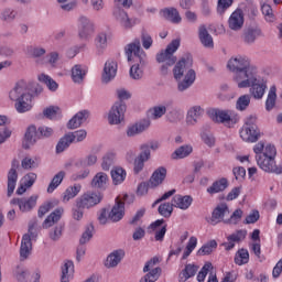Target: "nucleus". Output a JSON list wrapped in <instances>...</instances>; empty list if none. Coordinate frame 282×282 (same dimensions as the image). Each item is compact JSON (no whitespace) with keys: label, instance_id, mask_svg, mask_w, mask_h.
<instances>
[{"label":"nucleus","instance_id":"obj_1","mask_svg":"<svg viewBox=\"0 0 282 282\" xmlns=\"http://www.w3.org/2000/svg\"><path fill=\"white\" fill-rule=\"evenodd\" d=\"M227 69L234 74L232 80L237 83L238 87L240 83L248 80L256 72H259V68L252 64L250 57L243 55L230 57L227 62Z\"/></svg>","mask_w":282,"mask_h":282},{"label":"nucleus","instance_id":"obj_2","mask_svg":"<svg viewBox=\"0 0 282 282\" xmlns=\"http://www.w3.org/2000/svg\"><path fill=\"white\" fill-rule=\"evenodd\" d=\"M173 74L175 80H178L177 89L180 91H186V89H191L197 78V74L195 73V69H193V56L189 55L187 58H181L175 64Z\"/></svg>","mask_w":282,"mask_h":282},{"label":"nucleus","instance_id":"obj_3","mask_svg":"<svg viewBox=\"0 0 282 282\" xmlns=\"http://www.w3.org/2000/svg\"><path fill=\"white\" fill-rule=\"evenodd\" d=\"M9 98L14 104L18 113H26L32 109V98L28 84L25 82H18L13 89L9 93Z\"/></svg>","mask_w":282,"mask_h":282},{"label":"nucleus","instance_id":"obj_4","mask_svg":"<svg viewBox=\"0 0 282 282\" xmlns=\"http://www.w3.org/2000/svg\"><path fill=\"white\" fill-rule=\"evenodd\" d=\"M181 40H173L164 50H161L155 55L156 63H162L161 65V74L162 76H167L169 72H171V67L177 63V56H175V52L180 50Z\"/></svg>","mask_w":282,"mask_h":282},{"label":"nucleus","instance_id":"obj_5","mask_svg":"<svg viewBox=\"0 0 282 282\" xmlns=\"http://www.w3.org/2000/svg\"><path fill=\"white\" fill-rule=\"evenodd\" d=\"M248 87H250V95L256 100H261V98L265 96V89H268V82L259 75V70H256L253 75H251L248 79H245L238 86L239 89H248Z\"/></svg>","mask_w":282,"mask_h":282},{"label":"nucleus","instance_id":"obj_6","mask_svg":"<svg viewBox=\"0 0 282 282\" xmlns=\"http://www.w3.org/2000/svg\"><path fill=\"white\" fill-rule=\"evenodd\" d=\"M240 138L243 142H258L261 138V130L257 124V116L250 115L245 119V124L240 130Z\"/></svg>","mask_w":282,"mask_h":282},{"label":"nucleus","instance_id":"obj_7","mask_svg":"<svg viewBox=\"0 0 282 282\" xmlns=\"http://www.w3.org/2000/svg\"><path fill=\"white\" fill-rule=\"evenodd\" d=\"M208 116L213 122L225 124V127H228L229 129L239 122V115L232 110L210 109L208 110Z\"/></svg>","mask_w":282,"mask_h":282},{"label":"nucleus","instance_id":"obj_8","mask_svg":"<svg viewBox=\"0 0 282 282\" xmlns=\"http://www.w3.org/2000/svg\"><path fill=\"white\" fill-rule=\"evenodd\" d=\"M102 197L98 192H87L76 199V206L84 209L94 208V206H98L102 202Z\"/></svg>","mask_w":282,"mask_h":282},{"label":"nucleus","instance_id":"obj_9","mask_svg":"<svg viewBox=\"0 0 282 282\" xmlns=\"http://www.w3.org/2000/svg\"><path fill=\"white\" fill-rule=\"evenodd\" d=\"M126 55L128 56V62L131 63L132 58H138L140 65H147V52L142 50L140 41L135 40L134 42L128 44L126 48Z\"/></svg>","mask_w":282,"mask_h":282},{"label":"nucleus","instance_id":"obj_10","mask_svg":"<svg viewBox=\"0 0 282 282\" xmlns=\"http://www.w3.org/2000/svg\"><path fill=\"white\" fill-rule=\"evenodd\" d=\"M258 166L264 171V173H275V175H282V164L276 165L274 158L257 156Z\"/></svg>","mask_w":282,"mask_h":282},{"label":"nucleus","instance_id":"obj_11","mask_svg":"<svg viewBox=\"0 0 282 282\" xmlns=\"http://www.w3.org/2000/svg\"><path fill=\"white\" fill-rule=\"evenodd\" d=\"M127 112V104L123 101H117L113 104L108 113L109 124H120L124 120V113Z\"/></svg>","mask_w":282,"mask_h":282},{"label":"nucleus","instance_id":"obj_12","mask_svg":"<svg viewBox=\"0 0 282 282\" xmlns=\"http://www.w3.org/2000/svg\"><path fill=\"white\" fill-rule=\"evenodd\" d=\"M129 199V195L124 194L122 198L117 197L112 209L108 213V219L118 223L124 217V202Z\"/></svg>","mask_w":282,"mask_h":282},{"label":"nucleus","instance_id":"obj_13","mask_svg":"<svg viewBox=\"0 0 282 282\" xmlns=\"http://www.w3.org/2000/svg\"><path fill=\"white\" fill-rule=\"evenodd\" d=\"M34 228L32 226L29 227V234H24L21 241L20 247V259L21 261H25L30 257L32 252V239H34V232L32 231Z\"/></svg>","mask_w":282,"mask_h":282},{"label":"nucleus","instance_id":"obj_14","mask_svg":"<svg viewBox=\"0 0 282 282\" xmlns=\"http://www.w3.org/2000/svg\"><path fill=\"white\" fill-rule=\"evenodd\" d=\"M39 140H41L39 129H36V126L31 124L25 130L22 148L25 150L32 149V147H34Z\"/></svg>","mask_w":282,"mask_h":282},{"label":"nucleus","instance_id":"obj_15","mask_svg":"<svg viewBox=\"0 0 282 282\" xmlns=\"http://www.w3.org/2000/svg\"><path fill=\"white\" fill-rule=\"evenodd\" d=\"M77 28L79 36H91L96 34V24L87 17L80 15L77 19Z\"/></svg>","mask_w":282,"mask_h":282},{"label":"nucleus","instance_id":"obj_16","mask_svg":"<svg viewBox=\"0 0 282 282\" xmlns=\"http://www.w3.org/2000/svg\"><path fill=\"white\" fill-rule=\"evenodd\" d=\"M19 169V161L14 159L11 163V169L8 172V187H7V195L8 197H12L14 189L17 188V182L19 180V173L17 172Z\"/></svg>","mask_w":282,"mask_h":282},{"label":"nucleus","instance_id":"obj_17","mask_svg":"<svg viewBox=\"0 0 282 282\" xmlns=\"http://www.w3.org/2000/svg\"><path fill=\"white\" fill-rule=\"evenodd\" d=\"M37 199V195H33L29 198H12L10 204H12L13 206H19L21 213H30V210L36 207Z\"/></svg>","mask_w":282,"mask_h":282},{"label":"nucleus","instance_id":"obj_18","mask_svg":"<svg viewBox=\"0 0 282 282\" xmlns=\"http://www.w3.org/2000/svg\"><path fill=\"white\" fill-rule=\"evenodd\" d=\"M113 17L116 21H118V23L122 25V28H133V25H138V23H140V20H138L137 18H129L127 11L119 7L115 8Z\"/></svg>","mask_w":282,"mask_h":282},{"label":"nucleus","instance_id":"obj_19","mask_svg":"<svg viewBox=\"0 0 282 282\" xmlns=\"http://www.w3.org/2000/svg\"><path fill=\"white\" fill-rule=\"evenodd\" d=\"M243 23H246L243 10H241V8H237L228 19L229 30H232L234 32H239V30L243 28Z\"/></svg>","mask_w":282,"mask_h":282},{"label":"nucleus","instance_id":"obj_20","mask_svg":"<svg viewBox=\"0 0 282 282\" xmlns=\"http://www.w3.org/2000/svg\"><path fill=\"white\" fill-rule=\"evenodd\" d=\"M118 74V63L113 59H108L105 63L104 72L101 75L102 83H111L113 78H116V75Z\"/></svg>","mask_w":282,"mask_h":282},{"label":"nucleus","instance_id":"obj_21","mask_svg":"<svg viewBox=\"0 0 282 282\" xmlns=\"http://www.w3.org/2000/svg\"><path fill=\"white\" fill-rule=\"evenodd\" d=\"M149 127H151V120L142 119L128 128L127 135L128 138L140 135V133H144V131H147Z\"/></svg>","mask_w":282,"mask_h":282},{"label":"nucleus","instance_id":"obj_22","mask_svg":"<svg viewBox=\"0 0 282 282\" xmlns=\"http://www.w3.org/2000/svg\"><path fill=\"white\" fill-rule=\"evenodd\" d=\"M202 116H204V109L202 106L192 107L186 115V124L187 127H195L199 120H202Z\"/></svg>","mask_w":282,"mask_h":282},{"label":"nucleus","instance_id":"obj_23","mask_svg":"<svg viewBox=\"0 0 282 282\" xmlns=\"http://www.w3.org/2000/svg\"><path fill=\"white\" fill-rule=\"evenodd\" d=\"M248 236V231L246 229H239L236 232L229 235L227 237L228 242L224 243L225 250H232L235 248V243H240Z\"/></svg>","mask_w":282,"mask_h":282},{"label":"nucleus","instance_id":"obj_24","mask_svg":"<svg viewBox=\"0 0 282 282\" xmlns=\"http://www.w3.org/2000/svg\"><path fill=\"white\" fill-rule=\"evenodd\" d=\"M248 236V231L246 229H239L236 232L229 235L227 237L228 242L224 243L225 250H232L235 248V243H240Z\"/></svg>","mask_w":282,"mask_h":282},{"label":"nucleus","instance_id":"obj_25","mask_svg":"<svg viewBox=\"0 0 282 282\" xmlns=\"http://www.w3.org/2000/svg\"><path fill=\"white\" fill-rule=\"evenodd\" d=\"M192 204H193V196L191 195L182 196L180 194H176L172 198V206H174V208H180L181 210H188Z\"/></svg>","mask_w":282,"mask_h":282},{"label":"nucleus","instance_id":"obj_26","mask_svg":"<svg viewBox=\"0 0 282 282\" xmlns=\"http://www.w3.org/2000/svg\"><path fill=\"white\" fill-rule=\"evenodd\" d=\"M72 80L75 85H83L85 78L87 77V68L80 64H76L72 68Z\"/></svg>","mask_w":282,"mask_h":282},{"label":"nucleus","instance_id":"obj_27","mask_svg":"<svg viewBox=\"0 0 282 282\" xmlns=\"http://www.w3.org/2000/svg\"><path fill=\"white\" fill-rule=\"evenodd\" d=\"M89 118V110H82L77 112L67 123L68 129H78Z\"/></svg>","mask_w":282,"mask_h":282},{"label":"nucleus","instance_id":"obj_28","mask_svg":"<svg viewBox=\"0 0 282 282\" xmlns=\"http://www.w3.org/2000/svg\"><path fill=\"white\" fill-rule=\"evenodd\" d=\"M164 180H166V167L160 166L153 172L152 176L150 177L149 182L151 188H156V186H160V184H162Z\"/></svg>","mask_w":282,"mask_h":282},{"label":"nucleus","instance_id":"obj_29","mask_svg":"<svg viewBox=\"0 0 282 282\" xmlns=\"http://www.w3.org/2000/svg\"><path fill=\"white\" fill-rule=\"evenodd\" d=\"M228 213H230L228 210V205L221 204L217 206L212 214V219H210L212 226H216V224H219L220 221H223L224 217H226V214Z\"/></svg>","mask_w":282,"mask_h":282},{"label":"nucleus","instance_id":"obj_30","mask_svg":"<svg viewBox=\"0 0 282 282\" xmlns=\"http://www.w3.org/2000/svg\"><path fill=\"white\" fill-rule=\"evenodd\" d=\"M124 259V251L123 250H116L111 252L105 262L106 268H117L118 263Z\"/></svg>","mask_w":282,"mask_h":282},{"label":"nucleus","instance_id":"obj_31","mask_svg":"<svg viewBox=\"0 0 282 282\" xmlns=\"http://www.w3.org/2000/svg\"><path fill=\"white\" fill-rule=\"evenodd\" d=\"M63 213H65V210L62 207L56 208L44 220L43 228H52V226H54V224H58V221H61V218L63 217Z\"/></svg>","mask_w":282,"mask_h":282},{"label":"nucleus","instance_id":"obj_32","mask_svg":"<svg viewBox=\"0 0 282 282\" xmlns=\"http://www.w3.org/2000/svg\"><path fill=\"white\" fill-rule=\"evenodd\" d=\"M161 17L171 23H181L182 17H180V12L175 8H167L161 10Z\"/></svg>","mask_w":282,"mask_h":282},{"label":"nucleus","instance_id":"obj_33","mask_svg":"<svg viewBox=\"0 0 282 282\" xmlns=\"http://www.w3.org/2000/svg\"><path fill=\"white\" fill-rule=\"evenodd\" d=\"M109 182V176L105 172L97 173L91 180L93 188H105Z\"/></svg>","mask_w":282,"mask_h":282},{"label":"nucleus","instance_id":"obj_34","mask_svg":"<svg viewBox=\"0 0 282 282\" xmlns=\"http://www.w3.org/2000/svg\"><path fill=\"white\" fill-rule=\"evenodd\" d=\"M228 188V180L227 178H220L212 184L207 188V193L209 195H216V193H223V191Z\"/></svg>","mask_w":282,"mask_h":282},{"label":"nucleus","instance_id":"obj_35","mask_svg":"<svg viewBox=\"0 0 282 282\" xmlns=\"http://www.w3.org/2000/svg\"><path fill=\"white\" fill-rule=\"evenodd\" d=\"M193 153V145L185 144L177 148L172 154V160H184V158H188Z\"/></svg>","mask_w":282,"mask_h":282},{"label":"nucleus","instance_id":"obj_36","mask_svg":"<svg viewBox=\"0 0 282 282\" xmlns=\"http://www.w3.org/2000/svg\"><path fill=\"white\" fill-rule=\"evenodd\" d=\"M197 270H199L198 265L195 264H186L184 270L180 274V281L186 282L188 279L195 276L197 274Z\"/></svg>","mask_w":282,"mask_h":282},{"label":"nucleus","instance_id":"obj_37","mask_svg":"<svg viewBox=\"0 0 282 282\" xmlns=\"http://www.w3.org/2000/svg\"><path fill=\"white\" fill-rule=\"evenodd\" d=\"M72 276H74V262L67 260L62 267V282H69Z\"/></svg>","mask_w":282,"mask_h":282},{"label":"nucleus","instance_id":"obj_38","mask_svg":"<svg viewBox=\"0 0 282 282\" xmlns=\"http://www.w3.org/2000/svg\"><path fill=\"white\" fill-rule=\"evenodd\" d=\"M111 177L115 186H118V184H122L127 180V171L122 167H115L111 170Z\"/></svg>","mask_w":282,"mask_h":282},{"label":"nucleus","instance_id":"obj_39","mask_svg":"<svg viewBox=\"0 0 282 282\" xmlns=\"http://www.w3.org/2000/svg\"><path fill=\"white\" fill-rule=\"evenodd\" d=\"M63 180H65V171H59L57 174H55L47 187V193H52L53 191H56L61 184H63Z\"/></svg>","mask_w":282,"mask_h":282},{"label":"nucleus","instance_id":"obj_40","mask_svg":"<svg viewBox=\"0 0 282 282\" xmlns=\"http://www.w3.org/2000/svg\"><path fill=\"white\" fill-rule=\"evenodd\" d=\"M83 186L80 184H75L73 186H69L63 194V202L67 203L69 199H74L78 193H80V189Z\"/></svg>","mask_w":282,"mask_h":282},{"label":"nucleus","instance_id":"obj_41","mask_svg":"<svg viewBox=\"0 0 282 282\" xmlns=\"http://www.w3.org/2000/svg\"><path fill=\"white\" fill-rule=\"evenodd\" d=\"M37 80H40V83H43L44 85H46V87H47V89H50V91H56V89H58V83H56V80H54L48 75H45L44 73L39 75Z\"/></svg>","mask_w":282,"mask_h":282},{"label":"nucleus","instance_id":"obj_42","mask_svg":"<svg viewBox=\"0 0 282 282\" xmlns=\"http://www.w3.org/2000/svg\"><path fill=\"white\" fill-rule=\"evenodd\" d=\"M41 164V159L40 158H30L26 156L21 161V166L25 171H32V169H39V165Z\"/></svg>","mask_w":282,"mask_h":282},{"label":"nucleus","instance_id":"obj_43","mask_svg":"<svg viewBox=\"0 0 282 282\" xmlns=\"http://www.w3.org/2000/svg\"><path fill=\"white\" fill-rule=\"evenodd\" d=\"M250 261V253L247 249H240L236 252L235 263L236 265H246Z\"/></svg>","mask_w":282,"mask_h":282},{"label":"nucleus","instance_id":"obj_44","mask_svg":"<svg viewBox=\"0 0 282 282\" xmlns=\"http://www.w3.org/2000/svg\"><path fill=\"white\" fill-rule=\"evenodd\" d=\"M98 162V156L96 154H88L86 158L79 159L76 166L80 169H87V166H94Z\"/></svg>","mask_w":282,"mask_h":282},{"label":"nucleus","instance_id":"obj_45","mask_svg":"<svg viewBox=\"0 0 282 282\" xmlns=\"http://www.w3.org/2000/svg\"><path fill=\"white\" fill-rule=\"evenodd\" d=\"M276 105V86H271L265 101L267 111H272Z\"/></svg>","mask_w":282,"mask_h":282},{"label":"nucleus","instance_id":"obj_46","mask_svg":"<svg viewBox=\"0 0 282 282\" xmlns=\"http://www.w3.org/2000/svg\"><path fill=\"white\" fill-rule=\"evenodd\" d=\"M250 95H242L237 99L236 109L238 111H246L250 107Z\"/></svg>","mask_w":282,"mask_h":282},{"label":"nucleus","instance_id":"obj_47","mask_svg":"<svg viewBox=\"0 0 282 282\" xmlns=\"http://www.w3.org/2000/svg\"><path fill=\"white\" fill-rule=\"evenodd\" d=\"M113 164H116L115 153L109 152L106 155H104L102 162H101L102 171H109V169H111Z\"/></svg>","mask_w":282,"mask_h":282},{"label":"nucleus","instance_id":"obj_48","mask_svg":"<svg viewBox=\"0 0 282 282\" xmlns=\"http://www.w3.org/2000/svg\"><path fill=\"white\" fill-rule=\"evenodd\" d=\"M72 143H73V141H72V139L69 137V133L65 134L57 142L56 153H63V151H65V149H69V144H72Z\"/></svg>","mask_w":282,"mask_h":282},{"label":"nucleus","instance_id":"obj_49","mask_svg":"<svg viewBox=\"0 0 282 282\" xmlns=\"http://www.w3.org/2000/svg\"><path fill=\"white\" fill-rule=\"evenodd\" d=\"M217 248V241L216 240H210L206 245H204L198 251L197 256L198 257H206V254H210L213 250Z\"/></svg>","mask_w":282,"mask_h":282},{"label":"nucleus","instance_id":"obj_50","mask_svg":"<svg viewBox=\"0 0 282 282\" xmlns=\"http://www.w3.org/2000/svg\"><path fill=\"white\" fill-rule=\"evenodd\" d=\"M261 10L268 23H274V21H276V18L274 17V11H272V7L270 4H262Z\"/></svg>","mask_w":282,"mask_h":282},{"label":"nucleus","instance_id":"obj_51","mask_svg":"<svg viewBox=\"0 0 282 282\" xmlns=\"http://www.w3.org/2000/svg\"><path fill=\"white\" fill-rule=\"evenodd\" d=\"M232 3L235 0H218L217 1V13L218 14H226L229 8H232Z\"/></svg>","mask_w":282,"mask_h":282},{"label":"nucleus","instance_id":"obj_52","mask_svg":"<svg viewBox=\"0 0 282 282\" xmlns=\"http://www.w3.org/2000/svg\"><path fill=\"white\" fill-rule=\"evenodd\" d=\"M173 203H163L159 206V215L169 219L173 215Z\"/></svg>","mask_w":282,"mask_h":282},{"label":"nucleus","instance_id":"obj_53","mask_svg":"<svg viewBox=\"0 0 282 282\" xmlns=\"http://www.w3.org/2000/svg\"><path fill=\"white\" fill-rule=\"evenodd\" d=\"M59 112H61V108H58L57 106H51L43 110V116L48 120H56Z\"/></svg>","mask_w":282,"mask_h":282},{"label":"nucleus","instance_id":"obj_54","mask_svg":"<svg viewBox=\"0 0 282 282\" xmlns=\"http://www.w3.org/2000/svg\"><path fill=\"white\" fill-rule=\"evenodd\" d=\"M150 111H151L152 120H160L162 116L166 115V106L164 105L154 106Z\"/></svg>","mask_w":282,"mask_h":282},{"label":"nucleus","instance_id":"obj_55","mask_svg":"<svg viewBox=\"0 0 282 282\" xmlns=\"http://www.w3.org/2000/svg\"><path fill=\"white\" fill-rule=\"evenodd\" d=\"M63 225H57L54 228H52L48 232V237L51 241H58L61 240V237H63Z\"/></svg>","mask_w":282,"mask_h":282},{"label":"nucleus","instance_id":"obj_56","mask_svg":"<svg viewBox=\"0 0 282 282\" xmlns=\"http://www.w3.org/2000/svg\"><path fill=\"white\" fill-rule=\"evenodd\" d=\"M184 118V113L177 109H172L166 113V119L169 122L177 123Z\"/></svg>","mask_w":282,"mask_h":282},{"label":"nucleus","instance_id":"obj_57","mask_svg":"<svg viewBox=\"0 0 282 282\" xmlns=\"http://www.w3.org/2000/svg\"><path fill=\"white\" fill-rule=\"evenodd\" d=\"M0 19L1 21L7 22L14 21V19H17V11H14V9L7 8L1 11Z\"/></svg>","mask_w":282,"mask_h":282},{"label":"nucleus","instance_id":"obj_58","mask_svg":"<svg viewBox=\"0 0 282 282\" xmlns=\"http://www.w3.org/2000/svg\"><path fill=\"white\" fill-rule=\"evenodd\" d=\"M140 153L137 156L138 160H141L142 162H149L151 160V150H149V144H142L140 145Z\"/></svg>","mask_w":282,"mask_h":282},{"label":"nucleus","instance_id":"obj_59","mask_svg":"<svg viewBox=\"0 0 282 282\" xmlns=\"http://www.w3.org/2000/svg\"><path fill=\"white\" fill-rule=\"evenodd\" d=\"M91 237H94V225H89L85 232H83L80 239H79V243L80 246H85V243H88V241L91 240Z\"/></svg>","mask_w":282,"mask_h":282},{"label":"nucleus","instance_id":"obj_60","mask_svg":"<svg viewBox=\"0 0 282 282\" xmlns=\"http://www.w3.org/2000/svg\"><path fill=\"white\" fill-rule=\"evenodd\" d=\"M210 270H213V263L206 262L197 274V281L198 282L206 281V276L208 275V272H210Z\"/></svg>","mask_w":282,"mask_h":282},{"label":"nucleus","instance_id":"obj_61","mask_svg":"<svg viewBox=\"0 0 282 282\" xmlns=\"http://www.w3.org/2000/svg\"><path fill=\"white\" fill-rule=\"evenodd\" d=\"M210 34H217V33H215V25L202 24L198 26V36H210Z\"/></svg>","mask_w":282,"mask_h":282},{"label":"nucleus","instance_id":"obj_62","mask_svg":"<svg viewBox=\"0 0 282 282\" xmlns=\"http://www.w3.org/2000/svg\"><path fill=\"white\" fill-rule=\"evenodd\" d=\"M72 142H83L85 138H87V131L86 130H77L75 132L68 133Z\"/></svg>","mask_w":282,"mask_h":282},{"label":"nucleus","instance_id":"obj_63","mask_svg":"<svg viewBox=\"0 0 282 282\" xmlns=\"http://www.w3.org/2000/svg\"><path fill=\"white\" fill-rule=\"evenodd\" d=\"M200 138L207 147H215V135L208 131H203Z\"/></svg>","mask_w":282,"mask_h":282},{"label":"nucleus","instance_id":"obj_64","mask_svg":"<svg viewBox=\"0 0 282 282\" xmlns=\"http://www.w3.org/2000/svg\"><path fill=\"white\" fill-rule=\"evenodd\" d=\"M13 274L17 281L28 282V274H30V272H28V270L21 269V267H18Z\"/></svg>","mask_w":282,"mask_h":282}]
</instances>
